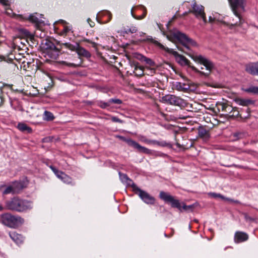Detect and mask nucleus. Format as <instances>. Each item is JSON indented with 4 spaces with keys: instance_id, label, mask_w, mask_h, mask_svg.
<instances>
[{
    "instance_id": "50",
    "label": "nucleus",
    "mask_w": 258,
    "mask_h": 258,
    "mask_svg": "<svg viewBox=\"0 0 258 258\" xmlns=\"http://www.w3.org/2000/svg\"><path fill=\"white\" fill-rule=\"evenodd\" d=\"M209 21L210 23H212L214 21V19L211 16H210L209 18Z\"/></svg>"
},
{
    "instance_id": "26",
    "label": "nucleus",
    "mask_w": 258,
    "mask_h": 258,
    "mask_svg": "<svg viewBox=\"0 0 258 258\" xmlns=\"http://www.w3.org/2000/svg\"><path fill=\"white\" fill-rule=\"evenodd\" d=\"M18 17H19L21 19H25V20H29L30 21L33 22L37 23L38 22V18L36 17L35 16L33 15H30L28 17H23V16L21 15H19L18 16Z\"/></svg>"
},
{
    "instance_id": "43",
    "label": "nucleus",
    "mask_w": 258,
    "mask_h": 258,
    "mask_svg": "<svg viewBox=\"0 0 258 258\" xmlns=\"http://www.w3.org/2000/svg\"><path fill=\"white\" fill-rule=\"evenodd\" d=\"M181 43V44L182 45L183 47H184V48H185L187 50H190V48H189V43H187L185 41H179Z\"/></svg>"
},
{
    "instance_id": "8",
    "label": "nucleus",
    "mask_w": 258,
    "mask_h": 258,
    "mask_svg": "<svg viewBox=\"0 0 258 258\" xmlns=\"http://www.w3.org/2000/svg\"><path fill=\"white\" fill-rule=\"evenodd\" d=\"M132 187L135 194H137L144 203L148 205L155 204L156 200L154 197L139 188L135 183L133 184Z\"/></svg>"
},
{
    "instance_id": "5",
    "label": "nucleus",
    "mask_w": 258,
    "mask_h": 258,
    "mask_svg": "<svg viewBox=\"0 0 258 258\" xmlns=\"http://www.w3.org/2000/svg\"><path fill=\"white\" fill-rule=\"evenodd\" d=\"M24 219L20 216H14L10 213L3 214L0 217V222L11 228H17L24 223Z\"/></svg>"
},
{
    "instance_id": "35",
    "label": "nucleus",
    "mask_w": 258,
    "mask_h": 258,
    "mask_svg": "<svg viewBox=\"0 0 258 258\" xmlns=\"http://www.w3.org/2000/svg\"><path fill=\"white\" fill-rule=\"evenodd\" d=\"M98 105L99 107H100L101 108L104 109L106 108L109 106H110V104L109 103V101L108 100V102H105L102 101H100L98 103Z\"/></svg>"
},
{
    "instance_id": "13",
    "label": "nucleus",
    "mask_w": 258,
    "mask_h": 258,
    "mask_svg": "<svg viewBox=\"0 0 258 258\" xmlns=\"http://www.w3.org/2000/svg\"><path fill=\"white\" fill-rule=\"evenodd\" d=\"M249 238L248 235L244 232L236 231L234 234V241L236 243L246 241Z\"/></svg>"
},
{
    "instance_id": "7",
    "label": "nucleus",
    "mask_w": 258,
    "mask_h": 258,
    "mask_svg": "<svg viewBox=\"0 0 258 258\" xmlns=\"http://www.w3.org/2000/svg\"><path fill=\"white\" fill-rule=\"evenodd\" d=\"M43 44L48 56L51 59H56L60 53V48L56 46L52 41L48 39L45 40Z\"/></svg>"
},
{
    "instance_id": "36",
    "label": "nucleus",
    "mask_w": 258,
    "mask_h": 258,
    "mask_svg": "<svg viewBox=\"0 0 258 258\" xmlns=\"http://www.w3.org/2000/svg\"><path fill=\"white\" fill-rule=\"evenodd\" d=\"M135 56L137 59L141 61H144L146 58V56L139 53H135Z\"/></svg>"
},
{
    "instance_id": "57",
    "label": "nucleus",
    "mask_w": 258,
    "mask_h": 258,
    "mask_svg": "<svg viewBox=\"0 0 258 258\" xmlns=\"http://www.w3.org/2000/svg\"><path fill=\"white\" fill-rule=\"evenodd\" d=\"M145 16H142V17H140V18L139 19H142L143 18H144Z\"/></svg>"
},
{
    "instance_id": "29",
    "label": "nucleus",
    "mask_w": 258,
    "mask_h": 258,
    "mask_svg": "<svg viewBox=\"0 0 258 258\" xmlns=\"http://www.w3.org/2000/svg\"><path fill=\"white\" fill-rule=\"evenodd\" d=\"M54 116L53 114L48 111H45L44 112L43 119L46 121H52L54 119Z\"/></svg>"
},
{
    "instance_id": "22",
    "label": "nucleus",
    "mask_w": 258,
    "mask_h": 258,
    "mask_svg": "<svg viewBox=\"0 0 258 258\" xmlns=\"http://www.w3.org/2000/svg\"><path fill=\"white\" fill-rule=\"evenodd\" d=\"M119 178L121 181L127 184L128 185H131L132 186L133 184L134 183L133 181L129 178L127 175L125 174L122 173L121 172H119Z\"/></svg>"
},
{
    "instance_id": "54",
    "label": "nucleus",
    "mask_w": 258,
    "mask_h": 258,
    "mask_svg": "<svg viewBox=\"0 0 258 258\" xmlns=\"http://www.w3.org/2000/svg\"><path fill=\"white\" fill-rule=\"evenodd\" d=\"M176 146L178 147V148H181V146L180 144H179L178 143H176Z\"/></svg>"
},
{
    "instance_id": "31",
    "label": "nucleus",
    "mask_w": 258,
    "mask_h": 258,
    "mask_svg": "<svg viewBox=\"0 0 258 258\" xmlns=\"http://www.w3.org/2000/svg\"><path fill=\"white\" fill-rule=\"evenodd\" d=\"M18 32L22 37H28L30 35L29 31L24 28L18 29Z\"/></svg>"
},
{
    "instance_id": "58",
    "label": "nucleus",
    "mask_w": 258,
    "mask_h": 258,
    "mask_svg": "<svg viewBox=\"0 0 258 258\" xmlns=\"http://www.w3.org/2000/svg\"><path fill=\"white\" fill-rule=\"evenodd\" d=\"M89 21H91V20H90V19H89H89H88V21L89 22Z\"/></svg>"
},
{
    "instance_id": "15",
    "label": "nucleus",
    "mask_w": 258,
    "mask_h": 258,
    "mask_svg": "<svg viewBox=\"0 0 258 258\" xmlns=\"http://www.w3.org/2000/svg\"><path fill=\"white\" fill-rule=\"evenodd\" d=\"M198 135L204 141H207L210 138L209 130H207L204 126H199L198 128Z\"/></svg>"
},
{
    "instance_id": "47",
    "label": "nucleus",
    "mask_w": 258,
    "mask_h": 258,
    "mask_svg": "<svg viewBox=\"0 0 258 258\" xmlns=\"http://www.w3.org/2000/svg\"><path fill=\"white\" fill-rule=\"evenodd\" d=\"M245 218L246 220L253 221V219L250 217L248 215L245 214Z\"/></svg>"
},
{
    "instance_id": "51",
    "label": "nucleus",
    "mask_w": 258,
    "mask_h": 258,
    "mask_svg": "<svg viewBox=\"0 0 258 258\" xmlns=\"http://www.w3.org/2000/svg\"><path fill=\"white\" fill-rule=\"evenodd\" d=\"M246 111L248 113V115L247 116H245V118H247L248 117V116L249 115V113H250V110H249V108H247L246 109Z\"/></svg>"
},
{
    "instance_id": "6",
    "label": "nucleus",
    "mask_w": 258,
    "mask_h": 258,
    "mask_svg": "<svg viewBox=\"0 0 258 258\" xmlns=\"http://www.w3.org/2000/svg\"><path fill=\"white\" fill-rule=\"evenodd\" d=\"M232 11L235 16L237 17L238 21L235 23H232L231 25H238V23H240L242 21V17L240 14V11H244L246 0H228Z\"/></svg>"
},
{
    "instance_id": "48",
    "label": "nucleus",
    "mask_w": 258,
    "mask_h": 258,
    "mask_svg": "<svg viewBox=\"0 0 258 258\" xmlns=\"http://www.w3.org/2000/svg\"><path fill=\"white\" fill-rule=\"evenodd\" d=\"M0 3L4 5H8V1L7 0H0Z\"/></svg>"
},
{
    "instance_id": "33",
    "label": "nucleus",
    "mask_w": 258,
    "mask_h": 258,
    "mask_svg": "<svg viewBox=\"0 0 258 258\" xmlns=\"http://www.w3.org/2000/svg\"><path fill=\"white\" fill-rule=\"evenodd\" d=\"M210 195L213 198H220L222 199H226L227 201H230V202H234V201L232 199H228V198H225L224 196L221 195L220 194H216L215 192H211L210 194ZM235 203H238L237 201H234Z\"/></svg>"
},
{
    "instance_id": "24",
    "label": "nucleus",
    "mask_w": 258,
    "mask_h": 258,
    "mask_svg": "<svg viewBox=\"0 0 258 258\" xmlns=\"http://www.w3.org/2000/svg\"><path fill=\"white\" fill-rule=\"evenodd\" d=\"M18 128L22 132H26L28 133H30L32 131L31 127L23 123H19L18 124Z\"/></svg>"
},
{
    "instance_id": "41",
    "label": "nucleus",
    "mask_w": 258,
    "mask_h": 258,
    "mask_svg": "<svg viewBox=\"0 0 258 258\" xmlns=\"http://www.w3.org/2000/svg\"><path fill=\"white\" fill-rule=\"evenodd\" d=\"M234 137H235L237 139L242 138L244 136V134L242 133L237 132L233 134Z\"/></svg>"
},
{
    "instance_id": "37",
    "label": "nucleus",
    "mask_w": 258,
    "mask_h": 258,
    "mask_svg": "<svg viewBox=\"0 0 258 258\" xmlns=\"http://www.w3.org/2000/svg\"><path fill=\"white\" fill-rule=\"evenodd\" d=\"M109 101L110 105L111 104H121L122 102L120 99L117 98H112L109 99Z\"/></svg>"
},
{
    "instance_id": "18",
    "label": "nucleus",
    "mask_w": 258,
    "mask_h": 258,
    "mask_svg": "<svg viewBox=\"0 0 258 258\" xmlns=\"http://www.w3.org/2000/svg\"><path fill=\"white\" fill-rule=\"evenodd\" d=\"M135 67L134 73L138 77H141L144 76V69L142 67L139 66V62H133L132 65Z\"/></svg>"
},
{
    "instance_id": "46",
    "label": "nucleus",
    "mask_w": 258,
    "mask_h": 258,
    "mask_svg": "<svg viewBox=\"0 0 258 258\" xmlns=\"http://www.w3.org/2000/svg\"><path fill=\"white\" fill-rule=\"evenodd\" d=\"M232 112H233V113L232 114V116H238L239 115V112L237 110H236V109H233V110L232 111Z\"/></svg>"
},
{
    "instance_id": "39",
    "label": "nucleus",
    "mask_w": 258,
    "mask_h": 258,
    "mask_svg": "<svg viewBox=\"0 0 258 258\" xmlns=\"http://www.w3.org/2000/svg\"><path fill=\"white\" fill-rule=\"evenodd\" d=\"M49 167L57 177H59L58 175H59L62 172V171L58 170L55 167L52 165L49 166Z\"/></svg>"
},
{
    "instance_id": "34",
    "label": "nucleus",
    "mask_w": 258,
    "mask_h": 258,
    "mask_svg": "<svg viewBox=\"0 0 258 258\" xmlns=\"http://www.w3.org/2000/svg\"><path fill=\"white\" fill-rule=\"evenodd\" d=\"M3 195H7L9 194H14V190L12 185L6 187V189L3 192Z\"/></svg>"
},
{
    "instance_id": "56",
    "label": "nucleus",
    "mask_w": 258,
    "mask_h": 258,
    "mask_svg": "<svg viewBox=\"0 0 258 258\" xmlns=\"http://www.w3.org/2000/svg\"><path fill=\"white\" fill-rule=\"evenodd\" d=\"M164 236L166 237H168V236L166 233H164Z\"/></svg>"
},
{
    "instance_id": "10",
    "label": "nucleus",
    "mask_w": 258,
    "mask_h": 258,
    "mask_svg": "<svg viewBox=\"0 0 258 258\" xmlns=\"http://www.w3.org/2000/svg\"><path fill=\"white\" fill-rule=\"evenodd\" d=\"M117 137L120 140L126 143L129 146H131L140 153H143L147 154H151L152 151L151 150L141 146L136 141L132 140L130 138H126L123 136H118Z\"/></svg>"
},
{
    "instance_id": "11",
    "label": "nucleus",
    "mask_w": 258,
    "mask_h": 258,
    "mask_svg": "<svg viewBox=\"0 0 258 258\" xmlns=\"http://www.w3.org/2000/svg\"><path fill=\"white\" fill-rule=\"evenodd\" d=\"M160 101L163 103L174 106H180L183 100L179 97L172 94H167L162 97Z\"/></svg>"
},
{
    "instance_id": "55",
    "label": "nucleus",
    "mask_w": 258,
    "mask_h": 258,
    "mask_svg": "<svg viewBox=\"0 0 258 258\" xmlns=\"http://www.w3.org/2000/svg\"><path fill=\"white\" fill-rule=\"evenodd\" d=\"M3 210V207L0 204V211H2Z\"/></svg>"
},
{
    "instance_id": "21",
    "label": "nucleus",
    "mask_w": 258,
    "mask_h": 258,
    "mask_svg": "<svg viewBox=\"0 0 258 258\" xmlns=\"http://www.w3.org/2000/svg\"><path fill=\"white\" fill-rule=\"evenodd\" d=\"M58 176L59 177H58V178L64 183L66 184H73L72 178L65 174L62 171V172Z\"/></svg>"
},
{
    "instance_id": "16",
    "label": "nucleus",
    "mask_w": 258,
    "mask_h": 258,
    "mask_svg": "<svg viewBox=\"0 0 258 258\" xmlns=\"http://www.w3.org/2000/svg\"><path fill=\"white\" fill-rule=\"evenodd\" d=\"M27 60H24L22 62V67L23 69L26 71H30L33 70L34 67H36L34 64V60L33 59H30L29 60L26 59Z\"/></svg>"
},
{
    "instance_id": "45",
    "label": "nucleus",
    "mask_w": 258,
    "mask_h": 258,
    "mask_svg": "<svg viewBox=\"0 0 258 258\" xmlns=\"http://www.w3.org/2000/svg\"><path fill=\"white\" fill-rule=\"evenodd\" d=\"M83 41L85 42L91 43L93 45V47H95L96 45V43L95 42H93L88 39L84 38Z\"/></svg>"
},
{
    "instance_id": "49",
    "label": "nucleus",
    "mask_w": 258,
    "mask_h": 258,
    "mask_svg": "<svg viewBox=\"0 0 258 258\" xmlns=\"http://www.w3.org/2000/svg\"><path fill=\"white\" fill-rule=\"evenodd\" d=\"M106 13H107V15L108 16L109 21H110L112 18V14L109 11H106Z\"/></svg>"
},
{
    "instance_id": "42",
    "label": "nucleus",
    "mask_w": 258,
    "mask_h": 258,
    "mask_svg": "<svg viewBox=\"0 0 258 258\" xmlns=\"http://www.w3.org/2000/svg\"><path fill=\"white\" fill-rule=\"evenodd\" d=\"M111 119L113 122H119L121 123L123 122V121L122 120L120 119L119 118L116 116H112Z\"/></svg>"
},
{
    "instance_id": "25",
    "label": "nucleus",
    "mask_w": 258,
    "mask_h": 258,
    "mask_svg": "<svg viewBox=\"0 0 258 258\" xmlns=\"http://www.w3.org/2000/svg\"><path fill=\"white\" fill-rule=\"evenodd\" d=\"M139 138L140 141L147 144H159V142L157 141L149 140L146 137L143 136H140Z\"/></svg>"
},
{
    "instance_id": "17",
    "label": "nucleus",
    "mask_w": 258,
    "mask_h": 258,
    "mask_svg": "<svg viewBox=\"0 0 258 258\" xmlns=\"http://www.w3.org/2000/svg\"><path fill=\"white\" fill-rule=\"evenodd\" d=\"M9 236L11 238L18 244L22 243L24 240L22 235L16 232H9Z\"/></svg>"
},
{
    "instance_id": "2",
    "label": "nucleus",
    "mask_w": 258,
    "mask_h": 258,
    "mask_svg": "<svg viewBox=\"0 0 258 258\" xmlns=\"http://www.w3.org/2000/svg\"><path fill=\"white\" fill-rule=\"evenodd\" d=\"M6 207L9 210L21 213L31 210L33 204L31 201L14 197L6 202Z\"/></svg>"
},
{
    "instance_id": "1",
    "label": "nucleus",
    "mask_w": 258,
    "mask_h": 258,
    "mask_svg": "<svg viewBox=\"0 0 258 258\" xmlns=\"http://www.w3.org/2000/svg\"><path fill=\"white\" fill-rule=\"evenodd\" d=\"M154 44L158 46L160 48L165 50L166 52L172 54L175 58L176 61L181 66H187L188 68L196 73H199L201 75H204L206 77L209 76L212 70L214 68L215 65L212 61L206 58L202 55H196L194 54H189L183 48V47L177 45V49L188 55L194 61L204 66L208 71V72L205 73L197 69L194 66L191 65V62L187 59L184 56L179 54L177 51H174L173 49L169 48L168 47H165L163 44L156 40L153 41Z\"/></svg>"
},
{
    "instance_id": "52",
    "label": "nucleus",
    "mask_w": 258,
    "mask_h": 258,
    "mask_svg": "<svg viewBox=\"0 0 258 258\" xmlns=\"http://www.w3.org/2000/svg\"><path fill=\"white\" fill-rule=\"evenodd\" d=\"M159 208H160V210L163 209V211H165V212L166 211V210H165V209L164 208V207L163 206H160Z\"/></svg>"
},
{
    "instance_id": "40",
    "label": "nucleus",
    "mask_w": 258,
    "mask_h": 258,
    "mask_svg": "<svg viewBox=\"0 0 258 258\" xmlns=\"http://www.w3.org/2000/svg\"><path fill=\"white\" fill-rule=\"evenodd\" d=\"M71 30V28L70 26H64L62 31V35H67Z\"/></svg>"
},
{
    "instance_id": "14",
    "label": "nucleus",
    "mask_w": 258,
    "mask_h": 258,
    "mask_svg": "<svg viewBox=\"0 0 258 258\" xmlns=\"http://www.w3.org/2000/svg\"><path fill=\"white\" fill-rule=\"evenodd\" d=\"M245 71L251 75L258 76V62L247 64L245 66Z\"/></svg>"
},
{
    "instance_id": "53",
    "label": "nucleus",
    "mask_w": 258,
    "mask_h": 258,
    "mask_svg": "<svg viewBox=\"0 0 258 258\" xmlns=\"http://www.w3.org/2000/svg\"><path fill=\"white\" fill-rule=\"evenodd\" d=\"M188 13H191V12H189V11L188 12H185V13H184L183 14H182V16H186L187 15Z\"/></svg>"
},
{
    "instance_id": "28",
    "label": "nucleus",
    "mask_w": 258,
    "mask_h": 258,
    "mask_svg": "<svg viewBox=\"0 0 258 258\" xmlns=\"http://www.w3.org/2000/svg\"><path fill=\"white\" fill-rule=\"evenodd\" d=\"M244 90L247 93L258 95V87L256 86H251L245 89Z\"/></svg>"
},
{
    "instance_id": "23",
    "label": "nucleus",
    "mask_w": 258,
    "mask_h": 258,
    "mask_svg": "<svg viewBox=\"0 0 258 258\" xmlns=\"http://www.w3.org/2000/svg\"><path fill=\"white\" fill-rule=\"evenodd\" d=\"M236 102L239 105L245 106L254 104V101L249 99H238Z\"/></svg>"
},
{
    "instance_id": "32",
    "label": "nucleus",
    "mask_w": 258,
    "mask_h": 258,
    "mask_svg": "<svg viewBox=\"0 0 258 258\" xmlns=\"http://www.w3.org/2000/svg\"><path fill=\"white\" fill-rule=\"evenodd\" d=\"M233 109L234 108L232 106L228 105L227 104L223 103L222 104V110L223 111L231 113Z\"/></svg>"
},
{
    "instance_id": "19",
    "label": "nucleus",
    "mask_w": 258,
    "mask_h": 258,
    "mask_svg": "<svg viewBox=\"0 0 258 258\" xmlns=\"http://www.w3.org/2000/svg\"><path fill=\"white\" fill-rule=\"evenodd\" d=\"M12 185L15 194L19 193L24 188V183L21 181H15Z\"/></svg>"
},
{
    "instance_id": "3",
    "label": "nucleus",
    "mask_w": 258,
    "mask_h": 258,
    "mask_svg": "<svg viewBox=\"0 0 258 258\" xmlns=\"http://www.w3.org/2000/svg\"><path fill=\"white\" fill-rule=\"evenodd\" d=\"M159 198L162 200L164 201L165 203L170 204L171 207L174 208L178 209L180 211L182 212V210L191 212L195 207L194 205H190L187 206L183 203L181 204L179 201L170 195L168 192L163 191L160 192Z\"/></svg>"
},
{
    "instance_id": "59",
    "label": "nucleus",
    "mask_w": 258,
    "mask_h": 258,
    "mask_svg": "<svg viewBox=\"0 0 258 258\" xmlns=\"http://www.w3.org/2000/svg\"><path fill=\"white\" fill-rule=\"evenodd\" d=\"M91 27H93V26L91 24H90Z\"/></svg>"
},
{
    "instance_id": "38",
    "label": "nucleus",
    "mask_w": 258,
    "mask_h": 258,
    "mask_svg": "<svg viewBox=\"0 0 258 258\" xmlns=\"http://www.w3.org/2000/svg\"><path fill=\"white\" fill-rule=\"evenodd\" d=\"M144 62L151 67H155L156 66L155 62L151 58L146 57Z\"/></svg>"
},
{
    "instance_id": "27",
    "label": "nucleus",
    "mask_w": 258,
    "mask_h": 258,
    "mask_svg": "<svg viewBox=\"0 0 258 258\" xmlns=\"http://www.w3.org/2000/svg\"><path fill=\"white\" fill-rule=\"evenodd\" d=\"M236 18V20H234V19H232V21H230V22H226L225 21L223 22V23L225 25H226L228 27H229V28L230 29H232V28L234 26H241L242 23H243L244 22V20H243V19L242 18V21H241V22L240 23H238V25H231L232 24V23H235L237 21H238V19H237V17H236L235 16Z\"/></svg>"
},
{
    "instance_id": "12",
    "label": "nucleus",
    "mask_w": 258,
    "mask_h": 258,
    "mask_svg": "<svg viewBox=\"0 0 258 258\" xmlns=\"http://www.w3.org/2000/svg\"><path fill=\"white\" fill-rule=\"evenodd\" d=\"M173 36L178 41H185L187 43H188L191 46H197L198 45L197 43L195 40L189 38L184 33H181L179 31L174 32L173 33Z\"/></svg>"
},
{
    "instance_id": "20",
    "label": "nucleus",
    "mask_w": 258,
    "mask_h": 258,
    "mask_svg": "<svg viewBox=\"0 0 258 258\" xmlns=\"http://www.w3.org/2000/svg\"><path fill=\"white\" fill-rule=\"evenodd\" d=\"M175 88L176 90L179 91L186 92L189 89V86L185 83L181 82H176Z\"/></svg>"
},
{
    "instance_id": "30",
    "label": "nucleus",
    "mask_w": 258,
    "mask_h": 258,
    "mask_svg": "<svg viewBox=\"0 0 258 258\" xmlns=\"http://www.w3.org/2000/svg\"><path fill=\"white\" fill-rule=\"evenodd\" d=\"M138 29L136 27L132 26L130 28L124 27L123 28V32L125 34L135 33L137 31Z\"/></svg>"
},
{
    "instance_id": "4",
    "label": "nucleus",
    "mask_w": 258,
    "mask_h": 258,
    "mask_svg": "<svg viewBox=\"0 0 258 258\" xmlns=\"http://www.w3.org/2000/svg\"><path fill=\"white\" fill-rule=\"evenodd\" d=\"M62 45L72 51H76L79 56V62L78 63H68L67 65L69 67L74 68L80 67L83 63V59L81 58V57H84L87 58L91 57V53L84 48L81 47L78 43H76L75 44H72L70 43H62Z\"/></svg>"
},
{
    "instance_id": "9",
    "label": "nucleus",
    "mask_w": 258,
    "mask_h": 258,
    "mask_svg": "<svg viewBox=\"0 0 258 258\" xmlns=\"http://www.w3.org/2000/svg\"><path fill=\"white\" fill-rule=\"evenodd\" d=\"M191 8L192 9L189 10V12L193 14L197 19H202L205 23H206L207 21L204 12V7L201 5L197 4L196 1L194 0L192 1Z\"/></svg>"
},
{
    "instance_id": "44",
    "label": "nucleus",
    "mask_w": 258,
    "mask_h": 258,
    "mask_svg": "<svg viewBox=\"0 0 258 258\" xmlns=\"http://www.w3.org/2000/svg\"><path fill=\"white\" fill-rule=\"evenodd\" d=\"M3 92L1 90H0V106H1L4 102V98L3 95Z\"/></svg>"
}]
</instances>
